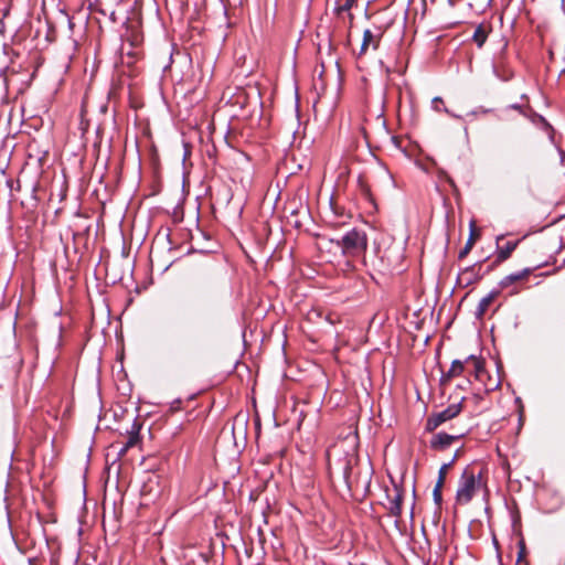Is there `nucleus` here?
<instances>
[{
    "mask_svg": "<svg viewBox=\"0 0 565 565\" xmlns=\"http://www.w3.org/2000/svg\"><path fill=\"white\" fill-rule=\"evenodd\" d=\"M377 36H375L372 31L365 30L363 33V42L361 45V53H365L370 45H372L374 49L377 46Z\"/></svg>",
    "mask_w": 565,
    "mask_h": 565,
    "instance_id": "nucleus-9",
    "label": "nucleus"
},
{
    "mask_svg": "<svg viewBox=\"0 0 565 565\" xmlns=\"http://www.w3.org/2000/svg\"><path fill=\"white\" fill-rule=\"evenodd\" d=\"M481 476L476 475L471 469H466L459 481L456 501L459 504H467L476 492L481 488Z\"/></svg>",
    "mask_w": 565,
    "mask_h": 565,
    "instance_id": "nucleus-1",
    "label": "nucleus"
},
{
    "mask_svg": "<svg viewBox=\"0 0 565 565\" xmlns=\"http://www.w3.org/2000/svg\"><path fill=\"white\" fill-rule=\"evenodd\" d=\"M497 296H498V292L493 291L480 300L478 308H477V312H476V315L479 318L483 317L487 313L489 307L493 303Z\"/></svg>",
    "mask_w": 565,
    "mask_h": 565,
    "instance_id": "nucleus-7",
    "label": "nucleus"
},
{
    "mask_svg": "<svg viewBox=\"0 0 565 565\" xmlns=\"http://www.w3.org/2000/svg\"><path fill=\"white\" fill-rule=\"evenodd\" d=\"M355 3V0H341L339 7H338V12H344V11H349L353 4Z\"/></svg>",
    "mask_w": 565,
    "mask_h": 565,
    "instance_id": "nucleus-14",
    "label": "nucleus"
},
{
    "mask_svg": "<svg viewBox=\"0 0 565 565\" xmlns=\"http://www.w3.org/2000/svg\"><path fill=\"white\" fill-rule=\"evenodd\" d=\"M459 437H460V435H448L445 433H438L431 438L430 445L434 449L444 450L447 447H449L452 444V441L457 440Z\"/></svg>",
    "mask_w": 565,
    "mask_h": 565,
    "instance_id": "nucleus-5",
    "label": "nucleus"
},
{
    "mask_svg": "<svg viewBox=\"0 0 565 565\" xmlns=\"http://www.w3.org/2000/svg\"><path fill=\"white\" fill-rule=\"evenodd\" d=\"M448 469H449V465H443L441 468L439 469L438 481L434 489V497H435L436 502L441 501V488L444 486Z\"/></svg>",
    "mask_w": 565,
    "mask_h": 565,
    "instance_id": "nucleus-8",
    "label": "nucleus"
},
{
    "mask_svg": "<svg viewBox=\"0 0 565 565\" xmlns=\"http://www.w3.org/2000/svg\"><path fill=\"white\" fill-rule=\"evenodd\" d=\"M516 243L508 242L504 246H499L498 248V258L499 260H505L509 258L511 253L515 249Z\"/></svg>",
    "mask_w": 565,
    "mask_h": 565,
    "instance_id": "nucleus-11",
    "label": "nucleus"
},
{
    "mask_svg": "<svg viewBox=\"0 0 565 565\" xmlns=\"http://www.w3.org/2000/svg\"><path fill=\"white\" fill-rule=\"evenodd\" d=\"M461 411L460 404L449 405L446 409L433 415L427 420V429L434 430L443 423L456 417Z\"/></svg>",
    "mask_w": 565,
    "mask_h": 565,
    "instance_id": "nucleus-4",
    "label": "nucleus"
},
{
    "mask_svg": "<svg viewBox=\"0 0 565 565\" xmlns=\"http://www.w3.org/2000/svg\"><path fill=\"white\" fill-rule=\"evenodd\" d=\"M468 367L473 369L477 377L480 375V372L482 371L481 362L477 358L471 355L465 362L458 360L454 361L450 370L445 375V379L449 380L451 377L458 376Z\"/></svg>",
    "mask_w": 565,
    "mask_h": 565,
    "instance_id": "nucleus-3",
    "label": "nucleus"
},
{
    "mask_svg": "<svg viewBox=\"0 0 565 565\" xmlns=\"http://www.w3.org/2000/svg\"><path fill=\"white\" fill-rule=\"evenodd\" d=\"M488 38V29L486 25L480 24L477 26L473 33V41L479 47H481Z\"/></svg>",
    "mask_w": 565,
    "mask_h": 565,
    "instance_id": "nucleus-10",
    "label": "nucleus"
},
{
    "mask_svg": "<svg viewBox=\"0 0 565 565\" xmlns=\"http://www.w3.org/2000/svg\"><path fill=\"white\" fill-rule=\"evenodd\" d=\"M529 274H530V270L529 269H524V270H522V271H520L518 274H512L510 276H507L503 279L502 285L503 286H508L511 282L525 279L529 276Z\"/></svg>",
    "mask_w": 565,
    "mask_h": 565,
    "instance_id": "nucleus-12",
    "label": "nucleus"
},
{
    "mask_svg": "<svg viewBox=\"0 0 565 565\" xmlns=\"http://www.w3.org/2000/svg\"><path fill=\"white\" fill-rule=\"evenodd\" d=\"M479 236H480V233H479V230L477 228L476 222L471 221L470 222V235L466 243V246L459 254L460 257H465L470 252V249L472 248V246L475 245V243L479 238Z\"/></svg>",
    "mask_w": 565,
    "mask_h": 565,
    "instance_id": "nucleus-6",
    "label": "nucleus"
},
{
    "mask_svg": "<svg viewBox=\"0 0 565 565\" xmlns=\"http://www.w3.org/2000/svg\"><path fill=\"white\" fill-rule=\"evenodd\" d=\"M366 235L356 230L350 231L341 239L343 253L350 256H356L363 253L366 248Z\"/></svg>",
    "mask_w": 565,
    "mask_h": 565,
    "instance_id": "nucleus-2",
    "label": "nucleus"
},
{
    "mask_svg": "<svg viewBox=\"0 0 565 565\" xmlns=\"http://www.w3.org/2000/svg\"><path fill=\"white\" fill-rule=\"evenodd\" d=\"M138 440H139L138 435L137 434H132L129 437V439H128V441H127V444L125 446V450H127L128 448L134 447L135 445H137Z\"/></svg>",
    "mask_w": 565,
    "mask_h": 565,
    "instance_id": "nucleus-15",
    "label": "nucleus"
},
{
    "mask_svg": "<svg viewBox=\"0 0 565 565\" xmlns=\"http://www.w3.org/2000/svg\"><path fill=\"white\" fill-rule=\"evenodd\" d=\"M401 503H402V495L396 490V494H395L394 499L392 500V507H391V513L394 516H398L401 514V510H402Z\"/></svg>",
    "mask_w": 565,
    "mask_h": 565,
    "instance_id": "nucleus-13",
    "label": "nucleus"
},
{
    "mask_svg": "<svg viewBox=\"0 0 565 565\" xmlns=\"http://www.w3.org/2000/svg\"><path fill=\"white\" fill-rule=\"evenodd\" d=\"M443 104V99L440 97H435L433 99V107L435 110H440L439 105Z\"/></svg>",
    "mask_w": 565,
    "mask_h": 565,
    "instance_id": "nucleus-16",
    "label": "nucleus"
}]
</instances>
